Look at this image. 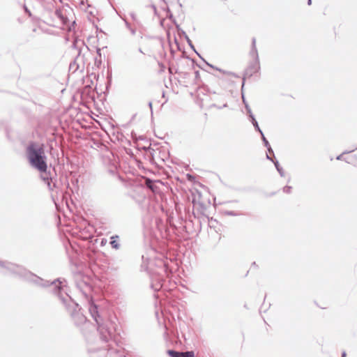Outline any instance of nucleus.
I'll list each match as a JSON object with an SVG mask.
<instances>
[{"label": "nucleus", "mask_w": 357, "mask_h": 357, "mask_svg": "<svg viewBox=\"0 0 357 357\" xmlns=\"http://www.w3.org/2000/svg\"><path fill=\"white\" fill-rule=\"evenodd\" d=\"M26 154L30 164L40 172L47 171L44 146L32 142L26 148Z\"/></svg>", "instance_id": "f257e3e1"}, {"label": "nucleus", "mask_w": 357, "mask_h": 357, "mask_svg": "<svg viewBox=\"0 0 357 357\" xmlns=\"http://www.w3.org/2000/svg\"><path fill=\"white\" fill-rule=\"evenodd\" d=\"M116 238H118L117 236H112V238H111L112 241L110 242L112 247L115 249H118L119 248V244Z\"/></svg>", "instance_id": "f03ea898"}, {"label": "nucleus", "mask_w": 357, "mask_h": 357, "mask_svg": "<svg viewBox=\"0 0 357 357\" xmlns=\"http://www.w3.org/2000/svg\"><path fill=\"white\" fill-rule=\"evenodd\" d=\"M167 352L171 357H178L179 356H181V352L178 351L169 350Z\"/></svg>", "instance_id": "7ed1b4c3"}, {"label": "nucleus", "mask_w": 357, "mask_h": 357, "mask_svg": "<svg viewBox=\"0 0 357 357\" xmlns=\"http://www.w3.org/2000/svg\"><path fill=\"white\" fill-rule=\"evenodd\" d=\"M56 15L62 20L63 24H66V19H65L63 15L62 14V12L61 10H56Z\"/></svg>", "instance_id": "20e7f679"}, {"label": "nucleus", "mask_w": 357, "mask_h": 357, "mask_svg": "<svg viewBox=\"0 0 357 357\" xmlns=\"http://www.w3.org/2000/svg\"><path fill=\"white\" fill-rule=\"evenodd\" d=\"M146 185L150 189L153 190L152 181L149 178H146L145 181Z\"/></svg>", "instance_id": "39448f33"}, {"label": "nucleus", "mask_w": 357, "mask_h": 357, "mask_svg": "<svg viewBox=\"0 0 357 357\" xmlns=\"http://www.w3.org/2000/svg\"><path fill=\"white\" fill-rule=\"evenodd\" d=\"M183 357H195V354L193 351H186L184 352Z\"/></svg>", "instance_id": "423d86ee"}, {"label": "nucleus", "mask_w": 357, "mask_h": 357, "mask_svg": "<svg viewBox=\"0 0 357 357\" xmlns=\"http://www.w3.org/2000/svg\"><path fill=\"white\" fill-rule=\"evenodd\" d=\"M186 177L188 178V181H191V182H195V177L190 174H188L186 175Z\"/></svg>", "instance_id": "0eeeda50"}, {"label": "nucleus", "mask_w": 357, "mask_h": 357, "mask_svg": "<svg viewBox=\"0 0 357 357\" xmlns=\"http://www.w3.org/2000/svg\"><path fill=\"white\" fill-rule=\"evenodd\" d=\"M291 188L289 186H285L283 189L284 192L286 193H289L291 192Z\"/></svg>", "instance_id": "6e6552de"}, {"label": "nucleus", "mask_w": 357, "mask_h": 357, "mask_svg": "<svg viewBox=\"0 0 357 357\" xmlns=\"http://www.w3.org/2000/svg\"><path fill=\"white\" fill-rule=\"evenodd\" d=\"M75 26H76L75 21V20H73V29H75Z\"/></svg>", "instance_id": "1a4fd4ad"}, {"label": "nucleus", "mask_w": 357, "mask_h": 357, "mask_svg": "<svg viewBox=\"0 0 357 357\" xmlns=\"http://www.w3.org/2000/svg\"><path fill=\"white\" fill-rule=\"evenodd\" d=\"M255 39H253L252 44L254 47H255Z\"/></svg>", "instance_id": "9d476101"}, {"label": "nucleus", "mask_w": 357, "mask_h": 357, "mask_svg": "<svg viewBox=\"0 0 357 357\" xmlns=\"http://www.w3.org/2000/svg\"><path fill=\"white\" fill-rule=\"evenodd\" d=\"M181 356H179L178 357H183V356H184V352H181Z\"/></svg>", "instance_id": "9b49d317"}]
</instances>
